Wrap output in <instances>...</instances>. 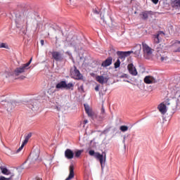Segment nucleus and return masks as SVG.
Instances as JSON below:
<instances>
[{"instance_id": "1", "label": "nucleus", "mask_w": 180, "mask_h": 180, "mask_svg": "<svg viewBox=\"0 0 180 180\" xmlns=\"http://www.w3.org/2000/svg\"><path fill=\"white\" fill-rule=\"evenodd\" d=\"M32 19V14L27 11L17 12L15 13V25L19 29L27 27L29 20Z\"/></svg>"}, {"instance_id": "2", "label": "nucleus", "mask_w": 180, "mask_h": 180, "mask_svg": "<svg viewBox=\"0 0 180 180\" xmlns=\"http://www.w3.org/2000/svg\"><path fill=\"white\" fill-rule=\"evenodd\" d=\"M89 155H94L96 160H98L100 162V164L101 167H103V162H106V153L103 152L102 154L96 152L95 153V150H91L89 151Z\"/></svg>"}, {"instance_id": "3", "label": "nucleus", "mask_w": 180, "mask_h": 180, "mask_svg": "<svg viewBox=\"0 0 180 180\" xmlns=\"http://www.w3.org/2000/svg\"><path fill=\"white\" fill-rule=\"evenodd\" d=\"M65 44L70 47H77V46L79 44V41L77 39V37L72 34H69L66 38Z\"/></svg>"}, {"instance_id": "4", "label": "nucleus", "mask_w": 180, "mask_h": 180, "mask_svg": "<svg viewBox=\"0 0 180 180\" xmlns=\"http://www.w3.org/2000/svg\"><path fill=\"white\" fill-rule=\"evenodd\" d=\"M142 49L143 51V57L146 60H150L151 57H153V51L154 50L151 49L148 44H146V42L142 43Z\"/></svg>"}, {"instance_id": "5", "label": "nucleus", "mask_w": 180, "mask_h": 180, "mask_svg": "<svg viewBox=\"0 0 180 180\" xmlns=\"http://www.w3.org/2000/svg\"><path fill=\"white\" fill-rule=\"evenodd\" d=\"M56 89H68L74 91V83H68L65 81H61L56 86Z\"/></svg>"}, {"instance_id": "6", "label": "nucleus", "mask_w": 180, "mask_h": 180, "mask_svg": "<svg viewBox=\"0 0 180 180\" xmlns=\"http://www.w3.org/2000/svg\"><path fill=\"white\" fill-rule=\"evenodd\" d=\"M84 106L85 112L86 115H88L89 117H91L92 120H95V119L98 120V116L96 115V113L94 111V110H92V108H90L89 105L88 104H84Z\"/></svg>"}, {"instance_id": "7", "label": "nucleus", "mask_w": 180, "mask_h": 180, "mask_svg": "<svg viewBox=\"0 0 180 180\" xmlns=\"http://www.w3.org/2000/svg\"><path fill=\"white\" fill-rule=\"evenodd\" d=\"M2 105H5L8 112H11L13 109H15V106L19 105V103L15 100H10L9 101H2Z\"/></svg>"}, {"instance_id": "8", "label": "nucleus", "mask_w": 180, "mask_h": 180, "mask_svg": "<svg viewBox=\"0 0 180 180\" xmlns=\"http://www.w3.org/2000/svg\"><path fill=\"white\" fill-rule=\"evenodd\" d=\"M157 58L162 63H167L169 60L168 56H167L165 53L160 51H158Z\"/></svg>"}, {"instance_id": "9", "label": "nucleus", "mask_w": 180, "mask_h": 180, "mask_svg": "<svg viewBox=\"0 0 180 180\" xmlns=\"http://www.w3.org/2000/svg\"><path fill=\"white\" fill-rule=\"evenodd\" d=\"M29 70V68H27L26 65L25 64H23L22 65H21L19 68H17L15 70L14 74L16 76L20 75V74H22V72H26V70Z\"/></svg>"}, {"instance_id": "10", "label": "nucleus", "mask_w": 180, "mask_h": 180, "mask_svg": "<svg viewBox=\"0 0 180 180\" xmlns=\"http://www.w3.org/2000/svg\"><path fill=\"white\" fill-rule=\"evenodd\" d=\"M39 152H32L30 155V160L32 164H34V162H39Z\"/></svg>"}, {"instance_id": "11", "label": "nucleus", "mask_w": 180, "mask_h": 180, "mask_svg": "<svg viewBox=\"0 0 180 180\" xmlns=\"http://www.w3.org/2000/svg\"><path fill=\"white\" fill-rule=\"evenodd\" d=\"M71 75L75 79H81L82 78V75H81L77 68H75V69L71 71Z\"/></svg>"}, {"instance_id": "12", "label": "nucleus", "mask_w": 180, "mask_h": 180, "mask_svg": "<svg viewBox=\"0 0 180 180\" xmlns=\"http://www.w3.org/2000/svg\"><path fill=\"white\" fill-rule=\"evenodd\" d=\"M145 84H157V82H158V80H157V79H155L154 77L153 76H146L145 77L144 79H143Z\"/></svg>"}, {"instance_id": "13", "label": "nucleus", "mask_w": 180, "mask_h": 180, "mask_svg": "<svg viewBox=\"0 0 180 180\" xmlns=\"http://www.w3.org/2000/svg\"><path fill=\"white\" fill-rule=\"evenodd\" d=\"M51 55L53 60H56V61H61L63 60V56H61V53L58 51H53L51 52Z\"/></svg>"}, {"instance_id": "14", "label": "nucleus", "mask_w": 180, "mask_h": 180, "mask_svg": "<svg viewBox=\"0 0 180 180\" xmlns=\"http://www.w3.org/2000/svg\"><path fill=\"white\" fill-rule=\"evenodd\" d=\"M96 81L103 85V84H106L108 82V77L103 75H98L96 77Z\"/></svg>"}, {"instance_id": "15", "label": "nucleus", "mask_w": 180, "mask_h": 180, "mask_svg": "<svg viewBox=\"0 0 180 180\" xmlns=\"http://www.w3.org/2000/svg\"><path fill=\"white\" fill-rule=\"evenodd\" d=\"M153 15H154L153 11H143L141 13V18L143 20H147V19H148V18L153 16Z\"/></svg>"}, {"instance_id": "16", "label": "nucleus", "mask_w": 180, "mask_h": 180, "mask_svg": "<svg viewBox=\"0 0 180 180\" xmlns=\"http://www.w3.org/2000/svg\"><path fill=\"white\" fill-rule=\"evenodd\" d=\"M133 53L131 51H117V54L119 56V58H124L125 57H128V56H130Z\"/></svg>"}, {"instance_id": "17", "label": "nucleus", "mask_w": 180, "mask_h": 180, "mask_svg": "<svg viewBox=\"0 0 180 180\" xmlns=\"http://www.w3.org/2000/svg\"><path fill=\"white\" fill-rule=\"evenodd\" d=\"M127 68H128L129 72L131 73V75H134V76L137 75V70H136V68L132 63L128 65Z\"/></svg>"}, {"instance_id": "18", "label": "nucleus", "mask_w": 180, "mask_h": 180, "mask_svg": "<svg viewBox=\"0 0 180 180\" xmlns=\"http://www.w3.org/2000/svg\"><path fill=\"white\" fill-rule=\"evenodd\" d=\"M65 157L68 160H72V158H74V152H72L71 149H67L65 151Z\"/></svg>"}, {"instance_id": "19", "label": "nucleus", "mask_w": 180, "mask_h": 180, "mask_svg": "<svg viewBox=\"0 0 180 180\" xmlns=\"http://www.w3.org/2000/svg\"><path fill=\"white\" fill-rule=\"evenodd\" d=\"M162 34H164V32H160L158 34L153 35V39L155 44H158V43H160V39H161V36H162Z\"/></svg>"}, {"instance_id": "20", "label": "nucleus", "mask_w": 180, "mask_h": 180, "mask_svg": "<svg viewBox=\"0 0 180 180\" xmlns=\"http://www.w3.org/2000/svg\"><path fill=\"white\" fill-rule=\"evenodd\" d=\"M158 110L162 113V115H165L167 113V106L162 103H161L158 106Z\"/></svg>"}, {"instance_id": "21", "label": "nucleus", "mask_w": 180, "mask_h": 180, "mask_svg": "<svg viewBox=\"0 0 180 180\" xmlns=\"http://www.w3.org/2000/svg\"><path fill=\"white\" fill-rule=\"evenodd\" d=\"M70 174L69 176L65 179V180H71L74 178V165H70L69 167Z\"/></svg>"}, {"instance_id": "22", "label": "nucleus", "mask_w": 180, "mask_h": 180, "mask_svg": "<svg viewBox=\"0 0 180 180\" xmlns=\"http://www.w3.org/2000/svg\"><path fill=\"white\" fill-rule=\"evenodd\" d=\"M113 58L112 57L108 58L104 62L102 63V67H109V65H112V61Z\"/></svg>"}, {"instance_id": "23", "label": "nucleus", "mask_w": 180, "mask_h": 180, "mask_svg": "<svg viewBox=\"0 0 180 180\" xmlns=\"http://www.w3.org/2000/svg\"><path fill=\"white\" fill-rule=\"evenodd\" d=\"M0 169L4 175H11V176H12V174H13V173H11V171L8 170V169L4 166H1Z\"/></svg>"}, {"instance_id": "24", "label": "nucleus", "mask_w": 180, "mask_h": 180, "mask_svg": "<svg viewBox=\"0 0 180 180\" xmlns=\"http://www.w3.org/2000/svg\"><path fill=\"white\" fill-rule=\"evenodd\" d=\"M103 119H105V108H102L101 114L97 116V120H98V122H102Z\"/></svg>"}, {"instance_id": "25", "label": "nucleus", "mask_w": 180, "mask_h": 180, "mask_svg": "<svg viewBox=\"0 0 180 180\" xmlns=\"http://www.w3.org/2000/svg\"><path fill=\"white\" fill-rule=\"evenodd\" d=\"M171 5L172 8H180V0H174L172 1Z\"/></svg>"}, {"instance_id": "26", "label": "nucleus", "mask_w": 180, "mask_h": 180, "mask_svg": "<svg viewBox=\"0 0 180 180\" xmlns=\"http://www.w3.org/2000/svg\"><path fill=\"white\" fill-rule=\"evenodd\" d=\"M135 54L136 56H140V53L141 52V46L139 45L135 47Z\"/></svg>"}, {"instance_id": "27", "label": "nucleus", "mask_w": 180, "mask_h": 180, "mask_svg": "<svg viewBox=\"0 0 180 180\" xmlns=\"http://www.w3.org/2000/svg\"><path fill=\"white\" fill-rule=\"evenodd\" d=\"M30 137H32V133L28 134L27 136H25V139L22 143L24 144H27L29 139H30Z\"/></svg>"}, {"instance_id": "28", "label": "nucleus", "mask_w": 180, "mask_h": 180, "mask_svg": "<svg viewBox=\"0 0 180 180\" xmlns=\"http://www.w3.org/2000/svg\"><path fill=\"white\" fill-rule=\"evenodd\" d=\"M120 130H121V131H127V130H129V127L126 126V125H122L120 127Z\"/></svg>"}, {"instance_id": "29", "label": "nucleus", "mask_w": 180, "mask_h": 180, "mask_svg": "<svg viewBox=\"0 0 180 180\" xmlns=\"http://www.w3.org/2000/svg\"><path fill=\"white\" fill-rule=\"evenodd\" d=\"M0 49H9V46L6 43L0 42Z\"/></svg>"}, {"instance_id": "30", "label": "nucleus", "mask_w": 180, "mask_h": 180, "mask_svg": "<svg viewBox=\"0 0 180 180\" xmlns=\"http://www.w3.org/2000/svg\"><path fill=\"white\" fill-rule=\"evenodd\" d=\"M82 153H84V150H77L76 152H75V157L77 158L79 157L81 154H82Z\"/></svg>"}, {"instance_id": "31", "label": "nucleus", "mask_w": 180, "mask_h": 180, "mask_svg": "<svg viewBox=\"0 0 180 180\" xmlns=\"http://www.w3.org/2000/svg\"><path fill=\"white\" fill-rule=\"evenodd\" d=\"M15 176V174H11V177L6 178L5 176H0V180H12V178Z\"/></svg>"}, {"instance_id": "32", "label": "nucleus", "mask_w": 180, "mask_h": 180, "mask_svg": "<svg viewBox=\"0 0 180 180\" xmlns=\"http://www.w3.org/2000/svg\"><path fill=\"white\" fill-rule=\"evenodd\" d=\"M115 68H119L120 67V59H117V61L114 64Z\"/></svg>"}, {"instance_id": "33", "label": "nucleus", "mask_w": 180, "mask_h": 180, "mask_svg": "<svg viewBox=\"0 0 180 180\" xmlns=\"http://www.w3.org/2000/svg\"><path fill=\"white\" fill-rule=\"evenodd\" d=\"M53 162V158H51L49 160H46V162H45V165H51Z\"/></svg>"}, {"instance_id": "34", "label": "nucleus", "mask_w": 180, "mask_h": 180, "mask_svg": "<svg viewBox=\"0 0 180 180\" xmlns=\"http://www.w3.org/2000/svg\"><path fill=\"white\" fill-rule=\"evenodd\" d=\"M25 146H26V144L22 143L21 146L17 150L16 153H20V151H22V150H23V148L25 147Z\"/></svg>"}, {"instance_id": "35", "label": "nucleus", "mask_w": 180, "mask_h": 180, "mask_svg": "<svg viewBox=\"0 0 180 180\" xmlns=\"http://www.w3.org/2000/svg\"><path fill=\"white\" fill-rule=\"evenodd\" d=\"M164 103L165 106H169V105H171V103H169V100H167V101H164L163 103Z\"/></svg>"}, {"instance_id": "36", "label": "nucleus", "mask_w": 180, "mask_h": 180, "mask_svg": "<svg viewBox=\"0 0 180 180\" xmlns=\"http://www.w3.org/2000/svg\"><path fill=\"white\" fill-rule=\"evenodd\" d=\"M6 154L7 155H13V152H12L11 149H7Z\"/></svg>"}, {"instance_id": "37", "label": "nucleus", "mask_w": 180, "mask_h": 180, "mask_svg": "<svg viewBox=\"0 0 180 180\" xmlns=\"http://www.w3.org/2000/svg\"><path fill=\"white\" fill-rule=\"evenodd\" d=\"M32 58H31V59L30 60V61L28 63L24 64L27 68H29V66L32 63Z\"/></svg>"}, {"instance_id": "38", "label": "nucleus", "mask_w": 180, "mask_h": 180, "mask_svg": "<svg viewBox=\"0 0 180 180\" xmlns=\"http://www.w3.org/2000/svg\"><path fill=\"white\" fill-rule=\"evenodd\" d=\"M32 58H31V59L30 60V61L28 63L24 64L27 68H29V66L32 63Z\"/></svg>"}, {"instance_id": "39", "label": "nucleus", "mask_w": 180, "mask_h": 180, "mask_svg": "<svg viewBox=\"0 0 180 180\" xmlns=\"http://www.w3.org/2000/svg\"><path fill=\"white\" fill-rule=\"evenodd\" d=\"M155 5H157L158 4V0H150Z\"/></svg>"}, {"instance_id": "40", "label": "nucleus", "mask_w": 180, "mask_h": 180, "mask_svg": "<svg viewBox=\"0 0 180 180\" xmlns=\"http://www.w3.org/2000/svg\"><path fill=\"white\" fill-rule=\"evenodd\" d=\"M95 91L96 92H98L99 91V85H97L96 87H95Z\"/></svg>"}, {"instance_id": "41", "label": "nucleus", "mask_w": 180, "mask_h": 180, "mask_svg": "<svg viewBox=\"0 0 180 180\" xmlns=\"http://www.w3.org/2000/svg\"><path fill=\"white\" fill-rule=\"evenodd\" d=\"M40 43H41V46H44V40L41 39V40L40 41Z\"/></svg>"}, {"instance_id": "42", "label": "nucleus", "mask_w": 180, "mask_h": 180, "mask_svg": "<svg viewBox=\"0 0 180 180\" xmlns=\"http://www.w3.org/2000/svg\"><path fill=\"white\" fill-rule=\"evenodd\" d=\"M94 13H96V15H98L99 12L97 10H94Z\"/></svg>"}, {"instance_id": "43", "label": "nucleus", "mask_w": 180, "mask_h": 180, "mask_svg": "<svg viewBox=\"0 0 180 180\" xmlns=\"http://www.w3.org/2000/svg\"><path fill=\"white\" fill-rule=\"evenodd\" d=\"M86 123H88V120H84V124H86Z\"/></svg>"}, {"instance_id": "44", "label": "nucleus", "mask_w": 180, "mask_h": 180, "mask_svg": "<svg viewBox=\"0 0 180 180\" xmlns=\"http://www.w3.org/2000/svg\"><path fill=\"white\" fill-rule=\"evenodd\" d=\"M25 76H21V77H20V79H25Z\"/></svg>"}, {"instance_id": "45", "label": "nucleus", "mask_w": 180, "mask_h": 180, "mask_svg": "<svg viewBox=\"0 0 180 180\" xmlns=\"http://www.w3.org/2000/svg\"><path fill=\"white\" fill-rule=\"evenodd\" d=\"M101 20L105 22V19L103 18V17H101Z\"/></svg>"}, {"instance_id": "46", "label": "nucleus", "mask_w": 180, "mask_h": 180, "mask_svg": "<svg viewBox=\"0 0 180 180\" xmlns=\"http://www.w3.org/2000/svg\"><path fill=\"white\" fill-rule=\"evenodd\" d=\"M82 91H84V87L82 86H80Z\"/></svg>"}, {"instance_id": "47", "label": "nucleus", "mask_w": 180, "mask_h": 180, "mask_svg": "<svg viewBox=\"0 0 180 180\" xmlns=\"http://www.w3.org/2000/svg\"><path fill=\"white\" fill-rule=\"evenodd\" d=\"M58 110H61L60 108L57 107Z\"/></svg>"}, {"instance_id": "48", "label": "nucleus", "mask_w": 180, "mask_h": 180, "mask_svg": "<svg viewBox=\"0 0 180 180\" xmlns=\"http://www.w3.org/2000/svg\"><path fill=\"white\" fill-rule=\"evenodd\" d=\"M176 43H178L179 44H180V41H176Z\"/></svg>"}, {"instance_id": "49", "label": "nucleus", "mask_w": 180, "mask_h": 180, "mask_svg": "<svg viewBox=\"0 0 180 180\" xmlns=\"http://www.w3.org/2000/svg\"><path fill=\"white\" fill-rule=\"evenodd\" d=\"M37 180H41V179H40V178H37Z\"/></svg>"}]
</instances>
